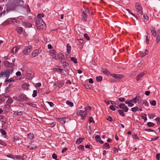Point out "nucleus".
<instances>
[{"label":"nucleus","instance_id":"nucleus-53","mask_svg":"<svg viewBox=\"0 0 160 160\" xmlns=\"http://www.w3.org/2000/svg\"><path fill=\"white\" fill-rule=\"evenodd\" d=\"M126 10L127 11L132 15H133L134 17H136L135 16V14H134L133 13H132L131 11V10H130L129 9H126Z\"/></svg>","mask_w":160,"mask_h":160},{"label":"nucleus","instance_id":"nucleus-30","mask_svg":"<svg viewBox=\"0 0 160 160\" xmlns=\"http://www.w3.org/2000/svg\"><path fill=\"white\" fill-rule=\"evenodd\" d=\"M118 112L121 116L122 117H124L125 116V114L123 112V111L121 110H118Z\"/></svg>","mask_w":160,"mask_h":160},{"label":"nucleus","instance_id":"nucleus-57","mask_svg":"<svg viewBox=\"0 0 160 160\" xmlns=\"http://www.w3.org/2000/svg\"><path fill=\"white\" fill-rule=\"evenodd\" d=\"M109 108L110 109L112 110L113 111H114L116 110L115 108L112 105H110L109 106Z\"/></svg>","mask_w":160,"mask_h":160},{"label":"nucleus","instance_id":"nucleus-36","mask_svg":"<svg viewBox=\"0 0 160 160\" xmlns=\"http://www.w3.org/2000/svg\"><path fill=\"white\" fill-rule=\"evenodd\" d=\"M71 60L73 61L74 63H78V61L76 59L73 57H71Z\"/></svg>","mask_w":160,"mask_h":160},{"label":"nucleus","instance_id":"nucleus-39","mask_svg":"<svg viewBox=\"0 0 160 160\" xmlns=\"http://www.w3.org/2000/svg\"><path fill=\"white\" fill-rule=\"evenodd\" d=\"M84 86L87 89H90L91 88V85L90 84H86Z\"/></svg>","mask_w":160,"mask_h":160},{"label":"nucleus","instance_id":"nucleus-3","mask_svg":"<svg viewBox=\"0 0 160 160\" xmlns=\"http://www.w3.org/2000/svg\"><path fill=\"white\" fill-rule=\"evenodd\" d=\"M32 48V46H26L22 51V52L25 55H29L31 52Z\"/></svg>","mask_w":160,"mask_h":160},{"label":"nucleus","instance_id":"nucleus-6","mask_svg":"<svg viewBox=\"0 0 160 160\" xmlns=\"http://www.w3.org/2000/svg\"><path fill=\"white\" fill-rule=\"evenodd\" d=\"M57 58H58V59H59V60L62 63L65 62L66 61L64 55L62 53H59L58 54Z\"/></svg>","mask_w":160,"mask_h":160},{"label":"nucleus","instance_id":"nucleus-13","mask_svg":"<svg viewBox=\"0 0 160 160\" xmlns=\"http://www.w3.org/2000/svg\"><path fill=\"white\" fill-rule=\"evenodd\" d=\"M40 53L38 50H34L32 53V56L33 57H35L38 55Z\"/></svg>","mask_w":160,"mask_h":160},{"label":"nucleus","instance_id":"nucleus-35","mask_svg":"<svg viewBox=\"0 0 160 160\" xmlns=\"http://www.w3.org/2000/svg\"><path fill=\"white\" fill-rule=\"evenodd\" d=\"M103 148L106 147V149H108L110 148V147L109 144L107 143H105L103 145Z\"/></svg>","mask_w":160,"mask_h":160},{"label":"nucleus","instance_id":"nucleus-61","mask_svg":"<svg viewBox=\"0 0 160 160\" xmlns=\"http://www.w3.org/2000/svg\"><path fill=\"white\" fill-rule=\"evenodd\" d=\"M155 115L154 114H148V117L150 118H153Z\"/></svg>","mask_w":160,"mask_h":160},{"label":"nucleus","instance_id":"nucleus-5","mask_svg":"<svg viewBox=\"0 0 160 160\" xmlns=\"http://www.w3.org/2000/svg\"><path fill=\"white\" fill-rule=\"evenodd\" d=\"M135 8L137 11L140 14L142 15V8L141 6L137 2L135 5Z\"/></svg>","mask_w":160,"mask_h":160},{"label":"nucleus","instance_id":"nucleus-29","mask_svg":"<svg viewBox=\"0 0 160 160\" xmlns=\"http://www.w3.org/2000/svg\"><path fill=\"white\" fill-rule=\"evenodd\" d=\"M102 71L103 73L107 75H108L109 73V71L106 69H103Z\"/></svg>","mask_w":160,"mask_h":160},{"label":"nucleus","instance_id":"nucleus-22","mask_svg":"<svg viewBox=\"0 0 160 160\" xmlns=\"http://www.w3.org/2000/svg\"><path fill=\"white\" fill-rule=\"evenodd\" d=\"M82 18L84 20L86 21L87 19V15L84 11H83L82 14Z\"/></svg>","mask_w":160,"mask_h":160},{"label":"nucleus","instance_id":"nucleus-60","mask_svg":"<svg viewBox=\"0 0 160 160\" xmlns=\"http://www.w3.org/2000/svg\"><path fill=\"white\" fill-rule=\"evenodd\" d=\"M18 49L19 48L18 47H15L13 48V50L14 51L15 53H16Z\"/></svg>","mask_w":160,"mask_h":160},{"label":"nucleus","instance_id":"nucleus-56","mask_svg":"<svg viewBox=\"0 0 160 160\" xmlns=\"http://www.w3.org/2000/svg\"><path fill=\"white\" fill-rule=\"evenodd\" d=\"M125 104L124 103H121L120 104H119V108H122L125 106Z\"/></svg>","mask_w":160,"mask_h":160},{"label":"nucleus","instance_id":"nucleus-64","mask_svg":"<svg viewBox=\"0 0 160 160\" xmlns=\"http://www.w3.org/2000/svg\"><path fill=\"white\" fill-rule=\"evenodd\" d=\"M107 120L109 121L112 122V119L111 116H109L108 118H107Z\"/></svg>","mask_w":160,"mask_h":160},{"label":"nucleus","instance_id":"nucleus-21","mask_svg":"<svg viewBox=\"0 0 160 160\" xmlns=\"http://www.w3.org/2000/svg\"><path fill=\"white\" fill-rule=\"evenodd\" d=\"M13 114L17 116H20L22 114V112L21 111L18 112V111H13Z\"/></svg>","mask_w":160,"mask_h":160},{"label":"nucleus","instance_id":"nucleus-33","mask_svg":"<svg viewBox=\"0 0 160 160\" xmlns=\"http://www.w3.org/2000/svg\"><path fill=\"white\" fill-rule=\"evenodd\" d=\"M0 120H1L2 122H3L4 123H6V120L5 118V117L4 116H2L0 117Z\"/></svg>","mask_w":160,"mask_h":160},{"label":"nucleus","instance_id":"nucleus-34","mask_svg":"<svg viewBox=\"0 0 160 160\" xmlns=\"http://www.w3.org/2000/svg\"><path fill=\"white\" fill-rule=\"evenodd\" d=\"M27 104L28 105L34 108L36 107L37 106L35 104L32 103L28 102Z\"/></svg>","mask_w":160,"mask_h":160},{"label":"nucleus","instance_id":"nucleus-24","mask_svg":"<svg viewBox=\"0 0 160 160\" xmlns=\"http://www.w3.org/2000/svg\"><path fill=\"white\" fill-rule=\"evenodd\" d=\"M63 63V66L65 69L68 70V63L66 62L62 63Z\"/></svg>","mask_w":160,"mask_h":160},{"label":"nucleus","instance_id":"nucleus-51","mask_svg":"<svg viewBox=\"0 0 160 160\" xmlns=\"http://www.w3.org/2000/svg\"><path fill=\"white\" fill-rule=\"evenodd\" d=\"M0 144L3 146H6L7 145L5 142L1 140H0Z\"/></svg>","mask_w":160,"mask_h":160},{"label":"nucleus","instance_id":"nucleus-11","mask_svg":"<svg viewBox=\"0 0 160 160\" xmlns=\"http://www.w3.org/2000/svg\"><path fill=\"white\" fill-rule=\"evenodd\" d=\"M146 73L145 72H143L140 73L138 75L137 77L136 80L137 81H139L140 80L141 78Z\"/></svg>","mask_w":160,"mask_h":160},{"label":"nucleus","instance_id":"nucleus-2","mask_svg":"<svg viewBox=\"0 0 160 160\" xmlns=\"http://www.w3.org/2000/svg\"><path fill=\"white\" fill-rule=\"evenodd\" d=\"M36 26L38 29H44L46 28L45 24L42 19H38L35 22Z\"/></svg>","mask_w":160,"mask_h":160},{"label":"nucleus","instance_id":"nucleus-47","mask_svg":"<svg viewBox=\"0 0 160 160\" xmlns=\"http://www.w3.org/2000/svg\"><path fill=\"white\" fill-rule=\"evenodd\" d=\"M150 103L153 106H155L156 105V102L155 100H152L150 102Z\"/></svg>","mask_w":160,"mask_h":160},{"label":"nucleus","instance_id":"nucleus-52","mask_svg":"<svg viewBox=\"0 0 160 160\" xmlns=\"http://www.w3.org/2000/svg\"><path fill=\"white\" fill-rule=\"evenodd\" d=\"M160 40V36L159 35H158L156 37V41L157 43H158Z\"/></svg>","mask_w":160,"mask_h":160},{"label":"nucleus","instance_id":"nucleus-23","mask_svg":"<svg viewBox=\"0 0 160 160\" xmlns=\"http://www.w3.org/2000/svg\"><path fill=\"white\" fill-rule=\"evenodd\" d=\"M110 102L115 107L118 108H119V104L116 103L115 101H110Z\"/></svg>","mask_w":160,"mask_h":160},{"label":"nucleus","instance_id":"nucleus-26","mask_svg":"<svg viewBox=\"0 0 160 160\" xmlns=\"http://www.w3.org/2000/svg\"><path fill=\"white\" fill-rule=\"evenodd\" d=\"M139 96H137L135 98L132 99L133 102L134 103H136L138 101H139Z\"/></svg>","mask_w":160,"mask_h":160},{"label":"nucleus","instance_id":"nucleus-58","mask_svg":"<svg viewBox=\"0 0 160 160\" xmlns=\"http://www.w3.org/2000/svg\"><path fill=\"white\" fill-rule=\"evenodd\" d=\"M118 100L121 102H123L125 101V98H119L118 99Z\"/></svg>","mask_w":160,"mask_h":160},{"label":"nucleus","instance_id":"nucleus-8","mask_svg":"<svg viewBox=\"0 0 160 160\" xmlns=\"http://www.w3.org/2000/svg\"><path fill=\"white\" fill-rule=\"evenodd\" d=\"M19 102H22L23 101H28L29 98L25 95H21L19 96Z\"/></svg>","mask_w":160,"mask_h":160},{"label":"nucleus","instance_id":"nucleus-31","mask_svg":"<svg viewBox=\"0 0 160 160\" xmlns=\"http://www.w3.org/2000/svg\"><path fill=\"white\" fill-rule=\"evenodd\" d=\"M66 103L67 105L70 106L71 107L73 106V103L72 102H70L69 101H67L66 102Z\"/></svg>","mask_w":160,"mask_h":160},{"label":"nucleus","instance_id":"nucleus-10","mask_svg":"<svg viewBox=\"0 0 160 160\" xmlns=\"http://www.w3.org/2000/svg\"><path fill=\"white\" fill-rule=\"evenodd\" d=\"M95 139L97 142H99L101 144H103V142L101 140L100 136L98 135H96L95 137Z\"/></svg>","mask_w":160,"mask_h":160},{"label":"nucleus","instance_id":"nucleus-17","mask_svg":"<svg viewBox=\"0 0 160 160\" xmlns=\"http://www.w3.org/2000/svg\"><path fill=\"white\" fill-rule=\"evenodd\" d=\"M29 86V85L28 84L25 83L22 85V88L24 90H28Z\"/></svg>","mask_w":160,"mask_h":160},{"label":"nucleus","instance_id":"nucleus-40","mask_svg":"<svg viewBox=\"0 0 160 160\" xmlns=\"http://www.w3.org/2000/svg\"><path fill=\"white\" fill-rule=\"evenodd\" d=\"M37 91L36 90H34L33 92V94H32V96L34 98L36 97L37 95Z\"/></svg>","mask_w":160,"mask_h":160},{"label":"nucleus","instance_id":"nucleus-48","mask_svg":"<svg viewBox=\"0 0 160 160\" xmlns=\"http://www.w3.org/2000/svg\"><path fill=\"white\" fill-rule=\"evenodd\" d=\"M138 109V108L137 107H136L132 108V111L133 112H135L137 111Z\"/></svg>","mask_w":160,"mask_h":160},{"label":"nucleus","instance_id":"nucleus-9","mask_svg":"<svg viewBox=\"0 0 160 160\" xmlns=\"http://www.w3.org/2000/svg\"><path fill=\"white\" fill-rule=\"evenodd\" d=\"M112 75L115 78L118 79H120L124 77L123 75L121 74H113Z\"/></svg>","mask_w":160,"mask_h":160},{"label":"nucleus","instance_id":"nucleus-38","mask_svg":"<svg viewBox=\"0 0 160 160\" xmlns=\"http://www.w3.org/2000/svg\"><path fill=\"white\" fill-rule=\"evenodd\" d=\"M148 53V51L147 50H145L144 52H142V57H143L147 54Z\"/></svg>","mask_w":160,"mask_h":160},{"label":"nucleus","instance_id":"nucleus-12","mask_svg":"<svg viewBox=\"0 0 160 160\" xmlns=\"http://www.w3.org/2000/svg\"><path fill=\"white\" fill-rule=\"evenodd\" d=\"M34 75L33 72L29 70L27 71V76L28 78H32Z\"/></svg>","mask_w":160,"mask_h":160},{"label":"nucleus","instance_id":"nucleus-49","mask_svg":"<svg viewBox=\"0 0 160 160\" xmlns=\"http://www.w3.org/2000/svg\"><path fill=\"white\" fill-rule=\"evenodd\" d=\"M84 37L88 40H90V38L88 35L86 33H85L84 34Z\"/></svg>","mask_w":160,"mask_h":160},{"label":"nucleus","instance_id":"nucleus-25","mask_svg":"<svg viewBox=\"0 0 160 160\" xmlns=\"http://www.w3.org/2000/svg\"><path fill=\"white\" fill-rule=\"evenodd\" d=\"M152 34L153 36L155 37L156 35V32L154 28L153 27L151 29Z\"/></svg>","mask_w":160,"mask_h":160},{"label":"nucleus","instance_id":"nucleus-43","mask_svg":"<svg viewBox=\"0 0 160 160\" xmlns=\"http://www.w3.org/2000/svg\"><path fill=\"white\" fill-rule=\"evenodd\" d=\"M88 120L89 122V123H90L92 122L94 123L95 122L93 120V118L91 117H89V118Z\"/></svg>","mask_w":160,"mask_h":160},{"label":"nucleus","instance_id":"nucleus-45","mask_svg":"<svg viewBox=\"0 0 160 160\" xmlns=\"http://www.w3.org/2000/svg\"><path fill=\"white\" fill-rule=\"evenodd\" d=\"M144 19L146 21H147L148 19V17L145 14H143L142 15Z\"/></svg>","mask_w":160,"mask_h":160},{"label":"nucleus","instance_id":"nucleus-27","mask_svg":"<svg viewBox=\"0 0 160 160\" xmlns=\"http://www.w3.org/2000/svg\"><path fill=\"white\" fill-rule=\"evenodd\" d=\"M58 120L62 124H63L65 123V121L64 118H60L58 119Z\"/></svg>","mask_w":160,"mask_h":160},{"label":"nucleus","instance_id":"nucleus-54","mask_svg":"<svg viewBox=\"0 0 160 160\" xmlns=\"http://www.w3.org/2000/svg\"><path fill=\"white\" fill-rule=\"evenodd\" d=\"M55 71L58 72H61L62 71V70L60 68H55Z\"/></svg>","mask_w":160,"mask_h":160},{"label":"nucleus","instance_id":"nucleus-15","mask_svg":"<svg viewBox=\"0 0 160 160\" xmlns=\"http://www.w3.org/2000/svg\"><path fill=\"white\" fill-rule=\"evenodd\" d=\"M12 22V20H9L3 22L2 24V25L3 26H5L11 23Z\"/></svg>","mask_w":160,"mask_h":160},{"label":"nucleus","instance_id":"nucleus-50","mask_svg":"<svg viewBox=\"0 0 160 160\" xmlns=\"http://www.w3.org/2000/svg\"><path fill=\"white\" fill-rule=\"evenodd\" d=\"M13 102V100L12 99H8L6 102L7 103L11 104Z\"/></svg>","mask_w":160,"mask_h":160},{"label":"nucleus","instance_id":"nucleus-18","mask_svg":"<svg viewBox=\"0 0 160 160\" xmlns=\"http://www.w3.org/2000/svg\"><path fill=\"white\" fill-rule=\"evenodd\" d=\"M23 25L26 28H30L32 27V25L30 23L28 22H23Z\"/></svg>","mask_w":160,"mask_h":160},{"label":"nucleus","instance_id":"nucleus-20","mask_svg":"<svg viewBox=\"0 0 160 160\" xmlns=\"http://www.w3.org/2000/svg\"><path fill=\"white\" fill-rule=\"evenodd\" d=\"M67 50L68 52V54L69 55L71 50V47L69 44H67Z\"/></svg>","mask_w":160,"mask_h":160},{"label":"nucleus","instance_id":"nucleus-28","mask_svg":"<svg viewBox=\"0 0 160 160\" xmlns=\"http://www.w3.org/2000/svg\"><path fill=\"white\" fill-rule=\"evenodd\" d=\"M28 137L30 139H32L34 138V136L33 134L30 133L28 134Z\"/></svg>","mask_w":160,"mask_h":160},{"label":"nucleus","instance_id":"nucleus-14","mask_svg":"<svg viewBox=\"0 0 160 160\" xmlns=\"http://www.w3.org/2000/svg\"><path fill=\"white\" fill-rule=\"evenodd\" d=\"M17 32L19 34H21L23 32V28L22 27H19L16 28Z\"/></svg>","mask_w":160,"mask_h":160},{"label":"nucleus","instance_id":"nucleus-4","mask_svg":"<svg viewBox=\"0 0 160 160\" xmlns=\"http://www.w3.org/2000/svg\"><path fill=\"white\" fill-rule=\"evenodd\" d=\"M77 114L78 115L81 116L82 119H84V118L86 117V115L87 114V113L85 111L80 110V111H78L77 112Z\"/></svg>","mask_w":160,"mask_h":160},{"label":"nucleus","instance_id":"nucleus-63","mask_svg":"<svg viewBox=\"0 0 160 160\" xmlns=\"http://www.w3.org/2000/svg\"><path fill=\"white\" fill-rule=\"evenodd\" d=\"M48 103L51 107H53L54 105V103L52 102H48Z\"/></svg>","mask_w":160,"mask_h":160},{"label":"nucleus","instance_id":"nucleus-46","mask_svg":"<svg viewBox=\"0 0 160 160\" xmlns=\"http://www.w3.org/2000/svg\"><path fill=\"white\" fill-rule=\"evenodd\" d=\"M0 132L3 135H5L7 134L6 131L2 129H0Z\"/></svg>","mask_w":160,"mask_h":160},{"label":"nucleus","instance_id":"nucleus-1","mask_svg":"<svg viewBox=\"0 0 160 160\" xmlns=\"http://www.w3.org/2000/svg\"><path fill=\"white\" fill-rule=\"evenodd\" d=\"M4 65L5 66L9 67L10 68H8L5 72H1L0 73V77H2L4 76L5 77L8 78L10 73L13 72V68L15 65L14 64L10 63L8 61H5L4 62Z\"/></svg>","mask_w":160,"mask_h":160},{"label":"nucleus","instance_id":"nucleus-55","mask_svg":"<svg viewBox=\"0 0 160 160\" xmlns=\"http://www.w3.org/2000/svg\"><path fill=\"white\" fill-rule=\"evenodd\" d=\"M91 109V107L90 106L86 107L85 108V112H87V111H88V110H90Z\"/></svg>","mask_w":160,"mask_h":160},{"label":"nucleus","instance_id":"nucleus-62","mask_svg":"<svg viewBox=\"0 0 160 160\" xmlns=\"http://www.w3.org/2000/svg\"><path fill=\"white\" fill-rule=\"evenodd\" d=\"M27 158V157L26 155H23L22 158L20 159V160H25Z\"/></svg>","mask_w":160,"mask_h":160},{"label":"nucleus","instance_id":"nucleus-32","mask_svg":"<svg viewBox=\"0 0 160 160\" xmlns=\"http://www.w3.org/2000/svg\"><path fill=\"white\" fill-rule=\"evenodd\" d=\"M96 80L98 82H101L102 80V77L101 76L97 77L96 78Z\"/></svg>","mask_w":160,"mask_h":160},{"label":"nucleus","instance_id":"nucleus-44","mask_svg":"<svg viewBox=\"0 0 160 160\" xmlns=\"http://www.w3.org/2000/svg\"><path fill=\"white\" fill-rule=\"evenodd\" d=\"M147 125L149 127H152L154 126V124L153 123L151 122H148L147 123Z\"/></svg>","mask_w":160,"mask_h":160},{"label":"nucleus","instance_id":"nucleus-41","mask_svg":"<svg viewBox=\"0 0 160 160\" xmlns=\"http://www.w3.org/2000/svg\"><path fill=\"white\" fill-rule=\"evenodd\" d=\"M122 109L123 111L125 112H127L128 110V108L127 106H125L124 107H123L122 108Z\"/></svg>","mask_w":160,"mask_h":160},{"label":"nucleus","instance_id":"nucleus-7","mask_svg":"<svg viewBox=\"0 0 160 160\" xmlns=\"http://www.w3.org/2000/svg\"><path fill=\"white\" fill-rule=\"evenodd\" d=\"M50 55L52 58L54 59H58V54L56 51L54 50H51L50 51Z\"/></svg>","mask_w":160,"mask_h":160},{"label":"nucleus","instance_id":"nucleus-16","mask_svg":"<svg viewBox=\"0 0 160 160\" xmlns=\"http://www.w3.org/2000/svg\"><path fill=\"white\" fill-rule=\"evenodd\" d=\"M27 148L31 150H32L36 148L37 146L36 145L32 144L28 146Z\"/></svg>","mask_w":160,"mask_h":160},{"label":"nucleus","instance_id":"nucleus-59","mask_svg":"<svg viewBox=\"0 0 160 160\" xmlns=\"http://www.w3.org/2000/svg\"><path fill=\"white\" fill-rule=\"evenodd\" d=\"M18 3L20 6H22L23 4V1L22 0H20L18 2Z\"/></svg>","mask_w":160,"mask_h":160},{"label":"nucleus","instance_id":"nucleus-37","mask_svg":"<svg viewBox=\"0 0 160 160\" xmlns=\"http://www.w3.org/2000/svg\"><path fill=\"white\" fill-rule=\"evenodd\" d=\"M141 117L143 119L144 121H145L146 120H147V118L146 117V115L145 114H143L141 115Z\"/></svg>","mask_w":160,"mask_h":160},{"label":"nucleus","instance_id":"nucleus-19","mask_svg":"<svg viewBox=\"0 0 160 160\" xmlns=\"http://www.w3.org/2000/svg\"><path fill=\"white\" fill-rule=\"evenodd\" d=\"M84 139V138H78L76 142V143L77 144H79L81 142H83V140Z\"/></svg>","mask_w":160,"mask_h":160},{"label":"nucleus","instance_id":"nucleus-42","mask_svg":"<svg viewBox=\"0 0 160 160\" xmlns=\"http://www.w3.org/2000/svg\"><path fill=\"white\" fill-rule=\"evenodd\" d=\"M38 19H39L40 18L42 19V18L44 17V14L43 13L38 14Z\"/></svg>","mask_w":160,"mask_h":160}]
</instances>
